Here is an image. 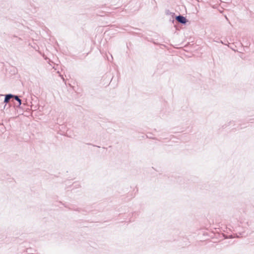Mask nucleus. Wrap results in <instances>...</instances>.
<instances>
[{"instance_id": "20e7f679", "label": "nucleus", "mask_w": 254, "mask_h": 254, "mask_svg": "<svg viewBox=\"0 0 254 254\" xmlns=\"http://www.w3.org/2000/svg\"><path fill=\"white\" fill-rule=\"evenodd\" d=\"M62 78H63V80L64 81V78L63 76H62Z\"/></svg>"}, {"instance_id": "7ed1b4c3", "label": "nucleus", "mask_w": 254, "mask_h": 254, "mask_svg": "<svg viewBox=\"0 0 254 254\" xmlns=\"http://www.w3.org/2000/svg\"><path fill=\"white\" fill-rule=\"evenodd\" d=\"M13 98L16 101H18V106H19L21 104V100L19 98L18 96L17 95H14Z\"/></svg>"}, {"instance_id": "f03ea898", "label": "nucleus", "mask_w": 254, "mask_h": 254, "mask_svg": "<svg viewBox=\"0 0 254 254\" xmlns=\"http://www.w3.org/2000/svg\"><path fill=\"white\" fill-rule=\"evenodd\" d=\"M14 95L8 94L5 95L4 103H7L9 102L10 100L13 98Z\"/></svg>"}, {"instance_id": "f257e3e1", "label": "nucleus", "mask_w": 254, "mask_h": 254, "mask_svg": "<svg viewBox=\"0 0 254 254\" xmlns=\"http://www.w3.org/2000/svg\"><path fill=\"white\" fill-rule=\"evenodd\" d=\"M175 19L177 21L181 24H185L187 22V19L186 18L181 15L176 16Z\"/></svg>"}]
</instances>
